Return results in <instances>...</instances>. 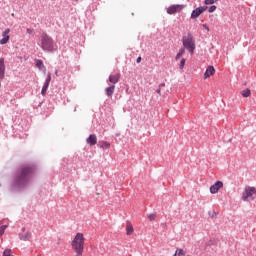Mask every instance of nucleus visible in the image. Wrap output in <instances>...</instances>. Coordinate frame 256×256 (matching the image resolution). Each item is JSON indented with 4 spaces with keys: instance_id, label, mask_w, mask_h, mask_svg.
<instances>
[{
    "instance_id": "nucleus-1",
    "label": "nucleus",
    "mask_w": 256,
    "mask_h": 256,
    "mask_svg": "<svg viewBox=\"0 0 256 256\" xmlns=\"http://www.w3.org/2000/svg\"><path fill=\"white\" fill-rule=\"evenodd\" d=\"M36 170L37 166L35 165H26L18 169L11 185L12 191H21V189L31 185Z\"/></svg>"
},
{
    "instance_id": "nucleus-2",
    "label": "nucleus",
    "mask_w": 256,
    "mask_h": 256,
    "mask_svg": "<svg viewBox=\"0 0 256 256\" xmlns=\"http://www.w3.org/2000/svg\"><path fill=\"white\" fill-rule=\"evenodd\" d=\"M38 45L45 53H53V51H55V41L47 32L41 34L40 43Z\"/></svg>"
},
{
    "instance_id": "nucleus-3",
    "label": "nucleus",
    "mask_w": 256,
    "mask_h": 256,
    "mask_svg": "<svg viewBox=\"0 0 256 256\" xmlns=\"http://www.w3.org/2000/svg\"><path fill=\"white\" fill-rule=\"evenodd\" d=\"M71 245L76 256H83V251H85V237L83 236V233H77L72 240Z\"/></svg>"
},
{
    "instance_id": "nucleus-4",
    "label": "nucleus",
    "mask_w": 256,
    "mask_h": 256,
    "mask_svg": "<svg viewBox=\"0 0 256 256\" xmlns=\"http://www.w3.org/2000/svg\"><path fill=\"white\" fill-rule=\"evenodd\" d=\"M182 43L183 47L188 51L190 55L195 53V40L193 39V34H191V32H188L187 35L182 37Z\"/></svg>"
},
{
    "instance_id": "nucleus-5",
    "label": "nucleus",
    "mask_w": 256,
    "mask_h": 256,
    "mask_svg": "<svg viewBox=\"0 0 256 256\" xmlns=\"http://www.w3.org/2000/svg\"><path fill=\"white\" fill-rule=\"evenodd\" d=\"M253 195H256V188L253 186H246L242 193V201H253V199H255Z\"/></svg>"
},
{
    "instance_id": "nucleus-6",
    "label": "nucleus",
    "mask_w": 256,
    "mask_h": 256,
    "mask_svg": "<svg viewBox=\"0 0 256 256\" xmlns=\"http://www.w3.org/2000/svg\"><path fill=\"white\" fill-rule=\"evenodd\" d=\"M207 9H209V7L207 6H199L196 9H194L191 13V19H197V17H199V15H201V13H204V11H207Z\"/></svg>"
},
{
    "instance_id": "nucleus-7",
    "label": "nucleus",
    "mask_w": 256,
    "mask_h": 256,
    "mask_svg": "<svg viewBox=\"0 0 256 256\" xmlns=\"http://www.w3.org/2000/svg\"><path fill=\"white\" fill-rule=\"evenodd\" d=\"M223 189V181H216L212 186H210L211 195L219 193V190Z\"/></svg>"
},
{
    "instance_id": "nucleus-8",
    "label": "nucleus",
    "mask_w": 256,
    "mask_h": 256,
    "mask_svg": "<svg viewBox=\"0 0 256 256\" xmlns=\"http://www.w3.org/2000/svg\"><path fill=\"white\" fill-rule=\"evenodd\" d=\"M49 83H51V73L47 74L45 82L42 86L41 95H43V97H45V95H47V89H49Z\"/></svg>"
},
{
    "instance_id": "nucleus-9",
    "label": "nucleus",
    "mask_w": 256,
    "mask_h": 256,
    "mask_svg": "<svg viewBox=\"0 0 256 256\" xmlns=\"http://www.w3.org/2000/svg\"><path fill=\"white\" fill-rule=\"evenodd\" d=\"M181 9H183V6L181 5H171L167 8V13L168 15H175V13H177V11H181Z\"/></svg>"
},
{
    "instance_id": "nucleus-10",
    "label": "nucleus",
    "mask_w": 256,
    "mask_h": 256,
    "mask_svg": "<svg viewBox=\"0 0 256 256\" xmlns=\"http://www.w3.org/2000/svg\"><path fill=\"white\" fill-rule=\"evenodd\" d=\"M86 143L90 145V147H93V145H97V135L91 134L87 140Z\"/></svg>"
},
{
    "instance_id": "nucleus-11",
    "label": "nucleus",
    "mask_w": 256,
    "mask_h": 256,
    "mask_svg": "<svg viewBox=\"0 0 256 256\" xmlns=\"http://www.w3.org/2000/svg\"><path fill=\"white\" fill-rule=\"evenodd\" d=\"M0 79H5V58H0Z\"/></svg>"
},
{
    "instance_id": "nucleus-12",
    "label": "nucleus",
    "mask_w": 256,
    "mask_h": 256,
    "mask_svg": "<svg viewBox=\"0 0 256 256\" xmlns=\"http://www.w3.org/2000/svg\"><path fill=\"white\" fill-rule=\"evenodd\" d=\"M211 75H215V67L208 66L204 73V79H208V77H211Z\"/></svg>"
},
{
    "instance_id": "nucleus-13",
    "label": "nucleus",
    "mask_w": 256,
    "mask_h": 256,
    "mask_svg": "<svg viewBox=\"0 0 256 256\" xmlns=\"http://www.w3.org/2000/svg\"><path fill=\"white\" fill-rule=\"evenodd\" d=\"M113 93H115V85H111L105 89V95L107 97H113Z\"/></svg>"
},
{
    "instance_id": "nucleus-14",
    "label": "nucleus",
    "mask_w": 256,
    "mask_h": 256,
    "mask_svg": "<svg viewBox=\"0 0 256 256\" xmlns=\"http://www.w3.org/2000/svg\"><path fill=\"white\" fill-rule=\"evenodd\" d=\"M18 237H19L20 241H29V239H31V237H32V234H31V232H26L25 235L20 233V234H18Z\"/></svg>"
},
{
    "instance_id": "nucleus-15",
    "label": "nucleus",
    "mask_w": 256,
    "mask_h": 256,
    "mask_svg": "<svg viewBox=\"0 0 256 256\" xmlns=\"http://www.w3.org/2000/svg\"><path fill=\"white\" fill-rule=\"evenodd\" d=\"M35 64L40 71H46L45 64H43V60L36 59Z\"/></svg>"
},
{
    "instance_id": "nucleus-16",
    "label": "nucleus",
    "mask_w": 256,
    "mask_h": 256,
    "mask_svg": "<svg viewBox=\"0 0 256 256\" xmlns=\"http://www.w3.org/2000/svg\"><path fill=\"white\" fill-rule=\"evenodd\" d=\"M119 74H115V75H110L109 76V81L110 83H113V85H116V83H119Z\"/></svg>"
},
{
    "instance_id": "nucleus-17",
    "label": "nucleus",
    "mask_w": 256,
    "mask_h": 256,
    "mask_svg": "<svg viewBox=\"0 0 256 256\" xmlns=\"http://www.w3.org/2000/svg\"><path fill=\"white\" fill-rule=\"evenodd\" d=\"M99 147L100 149H109V147H111V143L108 141H99Z\"/></svg>"
},
{
    "instance_id": "nucleus-18",
    "label": "nucleus",
    "mask_w": 256,
    "mask_h": 256,
    "mask_svg": "<svg viewBox=\"0 0 256 256\" xmlns=\"http://www.w3.org/2000/svg\"><path fill=\"white\" fill-rule=\"evenodd\" d=\"M185 54V48H180L179 52L176 54L175 61H179L181 57Z\"/></svg>"
},
{
    "instance_id": "nucleus-19",
    "label": "nucleus",
    "mask_w": 256,
    "mask_h": 256,
    "mask_svg": "<svg viewBox=\"0 0 256 256\" xmlns=\"http://www.w3.org/2000/svg\"><path fill=\"white\" fill-rule=\"evenodd\" d=\"M173 256H186L183 248H177Z\"/></svg>"
},
{
    "instance_id": "nucleus-20",
    "label": "nucleus",
    "mask_w": 256,
    "mask_h": 256,
    "mask_svg": "<svg viewBox=\"0 0 256 256\" xmlns=\"http://www.w3.org/2000/svg\"><path fill=\"white\" fill-rule=\"evenodd\" d=\"M242 97H249L251 95V90L249 88L244 89L241 92Z\"/></svg>"
},
{
    "instance_id": "nucleus-21",
    "label": "nucleus",
    "mask_w": 256,
    "mask_h": 256,
    "mask_svg": "<svg viewBox=\"0 0 256 256\" xmlns=\"http://www.w3.org/2000/svg\"><path fill=\"white\" fill-rule=\"evenodd\" d=\"M9 33H11V29L6 28V29L2 32V38L9 37Z\"/></svg>"
},
{
    "instance_id": "nucleus-22",
    "label": "nucleus",
    "mask_w": 256,
    "mask_h": 256,
    "mask_svg": "<svg viewBox=\"0 0 256 256\" xmlns=\"http://www.w3.org/2000/svg\"><path fill=\"white\" fill-rule=\"evenodd\" d=\"M10 37H5L0 40V45H7L9 43Z\"/></svg>"
},
{
    "instance_id": "nucleus-23",
    "label": "nucleus",
    "mask_w": 256,
    "mask_h": 256,
    "mask_svg": "<svg viewBox=\"0 0 256 256\" xmlns=\"http://www.w3.org/2000/svg\"><path fill=\"white\" fill-rule=\"evenodd\" d=\"M2 256H13L11 249H5Z\"/></svg>"
},
{
    "instance_id": "nucleus-24",
    "label": "nucleus",
    "mask_w": 256,
    "mask_h": 256,
    "mask_svg": "<svg viewBox=\"0 0 256 256\" xmlns=\"http://www.w3.org/2000/svg\"><path fill=\"white\" fill-rule=\"evenodd\" d=\"M185 58H182L181 61H180V65H179V69L183 70L185 69Z\"/></svg>"
},
{
    "instance_id": "nucleus-25",
    "label": "nucleus",
    "mask_w": 256,
    "mask_h": 256,
    "mask_svg": "<svg viewBox=\"0 0 256 256\" xmlns=\"http://www.w3.org/2000/svg\"><path fill=\"white\" fill-rule=\"evenodd\" d=\"M126 231H127V235H131V233H133V226L128 224L126 227Z\"/></svg>"
},
{
    "instance_id": "nucleus-26",
    "label": "nucleus",
    "mask_w": 256,
    "mask_h": 256,
    "mask_svg": "<svg viewBox=\"0 0 256 256\" xmlns=\"http://www.w3.org/2000/svg\"><path fill=\"white\" fill-rule=\"evenodd\" d=\"M219 0H205L204 3L205 5H213V3H217Z\"/></svg>"
},
{
    "instance_id": "nucleus-27",
    "label": "nucleus",
    "mask_w": 256,
    "mask_h": 256,
    "mask_svg": "<svg viewBox=\"0 0 256 256\" xmlns=\"http://www.w3.org/2000/svg\"><path fill=\"white\" fill-rule=\"evenodd\" d=\"M216 10H217V6H215V5H212V6H210V7L208 8L209 13H213V12H215Z\"/></svg>"
},
{
    "instance_id": "nucleus-28",
    "label": "nucleus",
    "mask_w": 256,
    "mask_h": 256,
    "mask_svg": "<svg viewBox=\"0 0 256 256\" xmlns=\"http://www.w3.org/2000/svg\"><path fill=\"white\" fill-rule=\"evenodd\" d=\"M5 229H7V225H2L0 227V237H1V235H3V233H5Z\"/></svg>"
},
{
    "instance_id": "nucleus-29",
    "label": "nucleus",
    "mask_w": 256,
    "mask_h": 256,
    "mask_svg": "<svg viewBox=\"0 0 256 256\" xmlns=\"http://www.w3.org/2000/svg\"><path fill=\"white\" fill-rule=\"evenodd\" d=\"M208 215H209V217H211L213 219L214 217H217V212H215V211L208 212Z\"/></svg>"
},
{
    "instance_id": "nucleus-30",
    "label": "nucleus",
    "mask_w": 256,
    "mask_h": 256,
    "mask_svg": "<svg viewBox=\"0 0 256 256\" xmlns=\"http://www.w3.org/2000/svg\"><path fill=\"white\" fill-rule=\"evenodd\" d=\"M157 217V215H155V214H149L148 215V219L150 220V221H155V218Z\"/></svg>"
},
{
    "instance_id": "nucleus-31",
    "label": "nucleus",
    "mask_w": 256,
    "mask_h": 256,
    "mask_svg": "<svg viewBox=\"0 0 256 256\" xmlns=\"http://www.w3.org/2000/svg\"><path fill=\"white\" fill-rule=\"evenodd\" d=\"M35 30L31 29V28H27L26 32L28 33V35H33Z\"/></svg>"
},
{
    "instance_id": "nucleus-32",
    "label": "nucleus",
    "mask_w": 256,
    "mask_h": 256,
    "mask_svg": "<svg viewBox=\"0 0 256 256\" xmlns=\"http://www.w3.org/2000/svg\"><path fill=\"white\" fill-rule=\"evenodd\" d=\"M202 27L206 29V31H209V26H207V24H203Z\"/></svg>"
},
{
    "instance_id": "nucleus-33",
    "label": "nucleus",
    "mask_w": 256,
    "mask_h": 256,
    "mask_svg": "<svg viewBox=\"0 0 256 256\" xmlns=\"http://www.w3.org/2000/svg\"><path fill=\"white\" fill-rule=\"evenodd\" d=\"M156 93H158V95H161V87H158V89H156Z\"/></svg>"
},
{
    "instance_id": "nucleus-34",
    "label": "nucleus",
    "mask_w": 256,
    "mask_h": 256,
    "mask_svg": "<svg viewBox=\"0 0 256 256\" xmlns=\"http://www.w3.org/2000/svg\"><path fill=\"white\" fill-rule=\"evenodd\" d=\"M136 63H141V56L136 59Z\"/></svg>"
},
{
    "instance_id": "nucleus-35",
    "label": "nucleus",
    "mask_w": 256,
    "mask_h": 256,
    "mask_svg": "<svg viewBox=\"0 0 256 256\" xmlns=\"http://www.w3.org/2000/svg\"><path fill=\"white\" fill-rule=\"evenodd\" d=\"M159 87H160V89H161V87H165V83H161V84L159 85Z\"/></svg>"
},
{
    "instance_id": "nucleus-36",
    "label": "nucleus",
    "mask_w": 256,
    "mask_h": 256,
    "mask_svg": "<svg viewBox=\"0 0 256 256\" xmlns=\"http://www.w3.org/2000/svg\"><path fill=\"white\" fill-rule=\"evenodd\" d=\"M57 73H59V71L56 70V71H55V75H57Z\"/></svg>"
},
{
    "instance_id": "nucleus-37",
    "label": "nucleus",
    "mask_w": 256,
    "mask_h": 256,
    "mask_svg": "<svg viewBox=\"0 0 256 256\" xmlns=\"http://www.w3.org/2000/svg\"><path fill=\"white\" fill-rule=\"evenodd\" d=\"M22 231H25V227L22 228Z\"/></svg>"
},
{
    "instance_id": "nucleus-38",
    "label": "nucleus",
    "mask_w": 256,
    "mask_h": 256,
    "mask_svg": "<svg viewBox=\"0 0 256 256\" xmlns=\"http://www.w3.org/2000/svg\"><path fill=\"white\" fill-rule=\"evenodd\" d=\"M116 137H119V134H116Z\"/></svg>"
}]
</instances>
